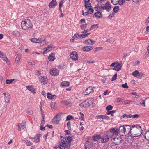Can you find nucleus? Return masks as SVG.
Instances as JSON below:
<instances>
[{
    "mask_svg": "<svg viewBox=\"0 0 149 149\" xmlns=\"http://www.w3.org/2000/svg\"><path fill=\"white\" fill-rule=\"evenodd\" d=\"M26 122L25 121H23L22 123H19L18 124L19 128L18 129V130L20 131L24 129L26 127L25 125Z\"/></svg>",
    "mask_w": 149,
    "mask_h": 149,
    "instance_id": "nucleus-12",
    "label": "nucleus"
},
{
    "mask_svg": "<svg viewBox=\"0 0 149 149\" xmlns=\"http://www.w3.org/2000/svg\"><path fill=\"white\" fill-rule=\"evenodd\" d=\"M74 117L70 115H68L66 117V121L68 120L72 119H73Z\"/></svg>",
    "mask_w": 149,
    "mask_h": 149,
    "instance_id": "nucleus-45",
    "label": "nucleus"
},
{
    "mask_svg": "<svg viewBox=\"0 0 149 149\" xmlns=\"http://www.w3.org/2000/svg\"><path fill=\"white\" fill-rule=\"evenodd\" d=\"M71 139L72 138L71 137L68 136L67 138L66 139H65V140H66L67 142H68V143H69L70 142Z\"/></svg>",
    "mask_w": 149,
    "mask_h": 149,
    "instance_id": "nucleus-57",
    "label": "nucleus"
},
{
    "mask_svg": "<svg viewBox=\"0 0 149 149\" xmlns=\"http://www.w3.org/2000/svg\"><path fill=\"white\" fill-rule=\"evenodd\" d=\"M118 129L116 128H112L108 131L107 133L110 138L111 139L113 137H114V135H117L118 134Z\"/></svg>",
    "mask_w": 149,
    "mask_h": 149,
    "instance_id": "nucleus-3",
    "label": "nucleus"
},
{
    "mask_svg": "<svg viewBox=\"0 0 149 149\" xmlns=\"http://www.w3.org/2000/svg\"><path fill=\"white\" fill-rule=\"evenodd\" d=\"M70 57L72 60L74 61H76L78 60V55L76 51H74L71 53L70 54Z\"/></svg>",
    "mask_w": 149,
    "mask_h": 149,
    "instance_id": "nucleus-7",
    "label": "nucleus"
},
{
    "mask_svg": "<svg viewBox=\"0 0 149 149\" xmlns=\"http://www.w3.org/2000/svg\"><path fill=\"white\" fill-rule=\"evenodd\" d=\"M26 87L28 89L32 92L33 94H35V93L36 92L35 90L32 86H26Z\"/></svg>",
    "mask_w": 149,
    "mask_h": 149,
    "instance_id": "nucleus-22",
    "label": "nucleus"
},
{
    "mask_svg": "<svg viewBox=\"0 0 149 149\" xmlns=\"http://www.w3.org/2000/svg\"><path fill=\"white\" fill-rule=\"evenodd\" d=\"M101 14V13L98 11L94 13L95 16L98 18H100L102 16Z\"/></svg>",
    "mask_w": 149,
    "mask_h": 149,
    "instance_id": "nucleus-31",
    "label": "nucleus"
},
{
    "mask_svg": "<svg viewBox=\"0 0 149 149\" xmlns=\"http://www.w3.org/2000/svg\"><path fill=\"white\" fill-rule=\"evenodd\" d=\"M125 0H120L118 4H119V5H121L125 2Z\"/></svg>",
    "mask_w": 149,
    "mask_h": 149,
    "instance_id": "nucleus-62",
    "label": "nucleus"
},
{
    "mask_svg": "<svg viewBox=\"0 0 149 149\" xmlns=\"http://www.w3.org/2000/svg\"><path fill=\"white\" fill-rule=\"evenodd\" d=\"M20 59V55H18L16 57L15 62L16 63H18Z\"/></svg>",
    "mask_w": 149,
    "mask_h": 149,
    "instance_id": "nucleus-36",
    "label": "nucleus"
},
{
    "mask_svg": "<svg viewBox=\"0 0 149 149\" xmlns=\"http://www.w3.org/2000/svg\"><path fill=\"white\" fill-rule=\"evenodd\" d=\"M105 119L107 120H110V118L107 116L103 115V119Z\"/></svg>",
    "mask_w": 149,
    "mask_h": 149,
    "instance_id": "nucleus-59",
    "label": "nucleus"
},
{
    "mask_svg": "<svg viewBox=\"0 0 149 149\" xmlns=\"http://www.w3.org/2000/svg\"><path fill=\"white\" fill-rule=\"evenodd\" d=\"M98 25V24H95V25H92V26H91V27L90 28L89 30H92V29L95 28L96 27H97Z\"/></svg>",
    "mask_w": 149,
    "mask_h": 149,
    "instance_id": "nucleus-48",
    "label": "nucleus"
},
{
    "mask_svg": "<svg viewBox=\"0 0 149 149\" xmlns=\"http://www.w3.org/2000/svg\"><path fill=\"white\" fill-rule=\"evenodd\" d=\"M70 121H68L67 124L68 128V130H70L71 129V127L70 126Z\"/></svg>",
    "mask_w": 149,
    "mask_h": 149,
    "instance_id": "nucleus-49",
    "label": "nucleus"
},
{
    "mask_svg": "<svg viewBox=\"0 0 149 149\" xmlns=\"http://www.w3.org/2000/svg\"><path fill=\"white\" fill-rule=\"evenodd\" d=\"M60 116V115L59 113H58L56 115V116L53 118L52 120V123L55 124H58L59 123V120L58 118V116Z\"/></svg>",
    "mask_w": 149,
    "mask_h": 149,
    "instance_id": "nucleus-10",
    "label": "nucleus"
},
{
    "mask_svg": "<svg viewBox=\"0 0 149 149\" xmlns=\"http://www.w3.org/2000/svg\"><path fill=\"white\" fill-rule=\"evenodd\" d=\"M144 136L145 139L149 141V130L146 132Z\"/></svg>",
    "mask_w": 149,
    "mask_h": 149,
    "instance_id": "nucleus-29",
    "label": "nucleus"
},
{
    "mask_svg": "<svg viewBox=\"0 0 149 149\" xmlns=\"http://www.w3.org/2000/svg\"><path fill=\"white\" fill-rule=\"evenodd\" d=\"M26 113L28 114L31 115L33 114V112L31 109H29L27 111Z\"/></svg>",
    "mask_w": 149,
    "mask_h": 149,
    "instance_id": "nucleus-50",
    "label": "nucleus"
},
{
    "mask_svg": "<svg viewBox=\"0 0 149 149\" xmlns=\"http://www.w3.org/2000/svg\"><path fill=\"white\" fill-rule=\"evenodd\" d=\"M51 107L52 108L54 109L56 105V103L54 102H52L50 103Z\"/></svg>",
    "mask_w": 149,
    "mask_h": 149,
    "instance_id": "nucleus-46",
    "label": "nucleus"
},
{
    "mask_svg": "<svg viewBox=\"0 0 149 149\" xmlns=\"http://www.w3.org/2000/svg\"><path fill=\"white\" fill-rule=\"evenodd\" d=\"M114 15V13H110V14L109 15L108 17L109 18L111 19L112 18L113 16Z\"/></svg>",
    "mask_w": 149,
    "mask_h": 149,
    "instance_id": "nucleus-64",
    "label": "nucleus"
},
{
    "mask_svg": "<svg viewBox=\"0 0 149 149\" xmlns=\"http://www.w3.org/2000/svg\"><path fill=\"white\" fill-rule=\"evenodd\" d=\"M65 144H66V143H65V141L64 140H62L61 141L60 145L61 147H64V145Z\"/></svg>",
    "mask_w": 149,
    "mask_h": 149,
    "instance_id": "nucleus-43",
    "label": "nucleus"
},
{
    "mask_svg": "<svg viewBox=\"0 0 149 149\" xmlns=\"http://www.w3.org/2000/svg\"><path fill=\"white\" fill-rule=\"evenodd\" d=\"M23 141L27 145V146H29L32 145L33 144L30 141H28L27 140H23Z\"/></svg>",
    "mask_w": 149,
    "mask_h": 149,
    "instance_id": "nucleus-34",
    "label": "nucleus"
},
{
    "mask_svg": "<svg viewBox=\"0 0 149 149\" xmlns=\"http://www.w3.org/2000/svg\"><path fill=\"white\" fill-rule=\"evenodd\" d=\"M110 138L109 136L106 133L105 136L103 137V143H105L108 141Z\"/></svg>",
    "mask_w": 149,
    "mask_h": 149,
    "instance_id": "nucleus-25",
    "label": "nucleus"
},
{
    "mask_svg": "<svg viewBox=\"0 0 149 149\" xmlns=\"http://www.w3.org/2000/svg\"><path fill=\"white\" fill-rule=\"evenodd\" d=\"M132 74H143L142 72L139 73L137 70H136L132 73Z\"/></svg>",
    "mask_w": 149,
    "mask_h": 149,
    "instance_id": "nucleus-39",
    "label": "nucleus"
},
{
    "mask_svg": "<svg viewBox=\"0 0 149 149\" xmlns=\"http://www.w3.org/2000/svg\"><path fill=\"white\" fill-rule=\"evenodd\" d=\"M101 138V136L100 135H96L92 137L93 141H98L97 140L100 139Z\"/></svg>",
    "mask_w": 149,
    "mask_h": 149,
    "instance_id": "nucleus-28",
    "label": "nucleus"
},
{
    "mask_svg": "<svg viewBox=\"0 0 149 149\" xmlns=\"http://www.w3.org/2000/svg\"><path fill=\"white\" fill-rule=\"evenodd\" d=\"M88 11L89 12V13H90V14H91L93 13L94 11V10L92 8H89L88 9Z\"/></svg>",
    "mask_w": 149,
    "mask_h": 149,
    "instance_id": "nucleus-58",
    "label": "nucleus"
},
{
    "mask_svg": "<svg viewBox=\"0 0 149 149\" xmlns=\"http://www.w3.org/2000/svg\"><path fill=\"white\" fill-rule=\"evenodd\" d=\"M99 4L96 6V8H97L98 10H100L102 9V0H97Z\"/></svg>",
    "mask_w": 149,
    "mask_h": 149,
    "instance_id": "nucleus-17",
    "label": "nucleus"
},
{
    "mask_svg": "<svg viewBox=\"0 0 149 149\" xmlns=\"http://www.w3.org/2000/svg\"><path fill=\"white\" fill-rule=\"evenodd\" d=\"M57 3L56 0H52L49 4V8H53L56 5Z\"/></svg>",
    "mask_w": 149,
    "mask_h": 149,
    "instance_id": "nucleus-15",
    "label": "nucleus"
},
{
    "mask_svg": "<svg viewBox=\"0 0 149 149\" xmlns=\"http://www.w3.org/2000/svg\"><path fill=\"white\" fill-rule=\"evenodd\" d=\"M80 113L81 115L79 117V118L80 119H81L83 121L84 120V115L82 113H81V112Z\"/></svg>",
    "mask_w": 149,
    "mask_h": 149,
    "instance_id": "nucleus-53",
    "label": "nucleus"
},
{
    "mask_svg": "<svg viewBox=\"0 0 149 149\" xmlns=\"http://www.w3.org/2000/svg\"><path fill=\"white\" fill-rule=\"evenodd\" d=\"M92 87L89 86L83 92V94L85 95H87L91 93H93L94 92V88Z\"/></svg>",
    "mask_w": 149,
    "mask_h": 149,
    "instance_id": "nucleus-8",
    "label": "nucleus"
},
{
    "mask_svg": "<svg viewBox=\"0 0 149 149\" xmlns=\"http://www.w3.org/2000/svg\"><path fill=\"white\" fill-rule=\"evenodd\" d=\"M121 138L120 137H113L111 139L112 142L116 145H118L121 143Z\"/></svg>",
    "mask_w": 149,
    "mask_h": 149,
    "instance_id": "nucleus-5",
    "label": "nucleus"
},
{
    "mask_svg": "<svg viewBox=\"0 0 149 149\" xmlns=\"http://www.w3.org/2000/svg\"><path fill=\"white\" fill-rule=\"evenodd\" d=\"M70 85V82L66 81H63L62 82L60 86L61 87H68Z\"/></svg>",
    "mask_w": 149,
    "mask_h": 149,
    "instance_id": "nucleus-21",
    "label": "nucleus"
},
{
    "mask_svg": "<svg viewBox=\"0 0 149 149\" xmlns=\"http://www.w3.org/2000/svg\"><path fill=\"white\" fill-rule=\"evenodd\" d=\"M121 86L124 88H128V86L126 83H125L124 84H122Z\"/></svg>",
    "mask_w": 149,
    "mask_h": 149,
    "instance_id": "nucleus-51",
    "label": "nucleus"
},
{
    "mask_svg": "<svg viewBox=\"0 0 149 149\" xmlns=\"http://www.w3.org/2000/svg\"><path fill=\"white\" fill-rule=\"evenodd\" d=\"M91 7V3H87L86 4H85V8L86 9H89L88 8L89 7Z\"/></svg>",
    "mask_w": 149,
    "mask_h": 149,
    "instance_id": "nucleus-47",
    "label": "nucleus"
},
{
    "mask_svg": "<svg viewBox=\"0 0 149 149\" xmlns=\"http://www.w3.org/2000/svg\"><path fill=\"white\" fill-rule=\"evenodd\" d=\"M59 68L60 69H64L65 67V66L64 64L60 65L59 66Z\"/></svg>",
    "mask_w": 149,
    "mask_h": 149,
    "instance_id": "nucleus-54",
    "label": "nucleus"
},
{
    "mask_svg": "<svg viewBox=\"0 0 149 149\" xmlns=\"http://www.w3.org/2000/svg\"><path fill=\"white\" fill-rule=\"evenodd\" d=\"M124 128L125 127L124 126H120L118 130L119 133L123 136L125 135Z\"/></svg>",
    "mask_w": 149,
    "mask_h": 149,
    "instance_id": "nucleus-20",
    "label": "nucleus"
},
{
    "mask_svg": "<svg viewBox=\"0 0 149 149\" xmlns=\"http://www.w3.org/2000/svg\"><path fill=\"white\" fill-rule=\"evenodd\" d=\"M12 34L15 36L18 37L20 36L19 32L17 31H14L12 32Z\"/></svg>",
    "mask_w": 149,
    "mask_h": 149,
    "instance_id": "nucleus-30",
    "label": "nucleus"
},
{
    "mask_svg": "<svg viewBox=\"0 0 149 149\" xmlns=\"http://www.w3.org/2000/svg\"><path fill=\"white\" fill-rule=\"evenodd\" d=\"M117 77V75H113L112 77L111 80V81L115 80Z\"/></svg>",
    "mask_w": 149,
    "mask_h": 149,
    "instance_id": "nucleus-56",
    "label": "nucleus"
},
{
    "mask_svg": "<svg viewBox=\"0 0 149 149\" xmlns=\"http://www.w3.org/2000/svg\"><path fill=\"white\" fill-rule=\"evenodd\" d=\"M53 45H50L45 48V49L43 51V53H47L50 50L52 47Z\"/></svg>",
    "mask_w": 149,
    "mask_h": 149,
    "instance_id": "nucleus-23",
    "label": "nucleus"
},
{
    "mask_svg": "<svg viewBox=\"0 0 149 149\" xmlns=\"http://www.w3.org/2000/svg\"><path fill=\"white\" fill-rule=\"evenodd\" d=\"M54 96H56V95H52L49 93H48L47 94V98L49 99H53L54 98Z\"/></svg>",
    "mask_w": 149,
    "mask_h": 149,
    "instance_id": "nucleus-33",
    "label": "nucleus"
},
{
    "mask_svg": "<svg viewBox=\"0 0 149 149\" xmlns=\"http://www.w3.org/2000/svg\"><path fill=\"white\" fill-rule=\"evenodd\" d=\"M118 63V62H115L114 63H112L110 66L111 67H115L116 66V65Z\"/></svg>",
    "mask_w": 149,
    "mask_h": 149,
    "instance_id": "nucleus-52",
    "label": "nucleus"
},
{
    "mask_svg": "<svg viewBox=\"0 0 149 149\" xmlns=\"http://www.w3.org/2000/svg\"><path fill=\"white\" fill-rule=\"evenodd\" d=\"M113 106L111 105H109L106 107V110L107 111H109L112 109Z\"/></svg>",
    "mask_w": 149,
    "mask_h": 149,
    "instance_id": "nucleus-42",
    "label": "nucleus"
},
{
    "mask_svg": "<svg viewBox=\"0 0 149 149\" xmlns=\"http://www.w3.org/2000/svg\"><path fill=\"white\" fill-rule=\"evenodd\" d=\"M93 49V47L86 46L83 48L82 50L84 51L88 52L92 50Z\"/></svg>",
    "mask_w": 149,
    "mask_h": 149,
    "instance_id": "nucleus-18",
    "label": "nucleus"
},
{
    "mask_svg": "<svg viewBox=\"0 0 149 149\" xmlns=\"http://www.w3.org/2000/svg\"><path fill=\"white\" fill-rule=\"evenodd\" d=\"M93 99L92 98L86 100L80 104V106L85 108L88 107L92 103Z\"/></svg>",
    "mask_w": 149,
    "mask_h": 149,
    "instance_id": "nucleus-4",
    "label": "nucleus"
},
{
    "mask_svg": "<svg viewBox=\"0 0 149 149\" xmlns=\"http://www.w3.org/2000/svg\"><path fill=\"white\" fill-rule=\"evenodd\" d=\"M125 135L127 134L130 133H131L132 128L129 125H125Z\"/></svg>",
    "mask_w": 149,
    "mask_h": 149,
    "instance_id": "nucleus-11",
    "label": "nucleus"
},
{
    "mask_svg": "<svg viewBox=\"0 0 149 149\" xmlns=\"http://www.w3.org/2000/svg\"><path fill=\"white\" fill-rule=\"evenodd\" d=\"M48 58L49 61H53L55 59L54 54V53H51L49 56Z\"/></svg>",
    "mask_w": 149,
    "mask_h": 149,
    "instance_id": "nucleus-26",
    "label": "nucleus"
},
{
    "mask_svg": "<svg viewBox=\"0 0 149 149\" xmlns=\"http://www.w3.org/2000/svg\"><path fill=\"white\" fill-rule=\"evenodd\" d=\"M82 15L84 16H86L88 15V14L89 13V12L88 11L87 12H84V10H82Z\"/></svg>",
    "mask_w": 149,
    "mask_h": 149,
    "instance_id": "nucleus-61",
    "label": "nucleus"
},
{
    "mask_svg": "<svg viewBox=\"0 0 149 149\" xmlns=\"http://www.w3.org/2000/svg\"><path fill=\"white\" fill-rule=\"evenodd\" d=\"M115 112V110H112L111 111H108L106 112V114L107 115L111 114L112 116L113 115V114Z\"/></svg>",
    "mask_w": 149,
    "mask_h": 149,
    "instance_id": "nucleus-37",
    "label": "nucleus"
},
{
    "mask_svg": "<svg viewBox=\"0 0 149 149\" xmlns=\"http://www.w3.org/2000/svg\"><path fill=\"white\" fill-rule=\"evenodd\" d=\"M49 73L50 74H58L59 71L55 68H52L50 70Z\"/></svg>",
    "mask_w": 149,
    "mask_h": 149,
    "instance_id": "nucleus-14",
    "label": "nucleus"
},
{
    "mask_svg": "<svg viewBox=\"0 0 149 149\" xmlns=\"http://www.w3.org/2000/svg\"><path fill=\"white\" fill-rule=\"evenodd\" d=\"M131 102L129 100H127L123 102V104H129Z\"/></svg>",
    "mask_w": 149,
    "mask_h": 149,
    "instance_id": "nucleus-55",
    "label": "nucleus"
},
{
    "mask_svg": "<svg viewBox=\"0 0 149 149\" xmlns=\"http://www.w3.org/2000/svg\"><path fill=\"white\" fill-rule=\"evenodd\" d=\"M40 79L41 82H43L44 84H46L47 83V79L45 77L42 76L40 78Z\"/></svg>",
    "mask_w": 149,
    "mask_h": 149,
    "instance_id": "nucleus-27",
    "label": "nucleus"
},
{
    "mask_svg": "<svg viewBox=\"0 0 149 149\" xmlns=\"http://www.w3.org/2000/svg\"><path fill=\"white\" fill-rule=\"evenodd\" d=\"M2 93L4 95V99L6 102L8 103L10 100V95L8 93Z\"/></svg>",
    "mask_w": 149,
    "mask_h": 149,
    "instance_id": "nucleus-13",
    "label": "nucleus"
},
{
    "mask_svg": "<svg viewBox=\"0 0 149 149\" xmlns=\"http://www.w3.org/2000/svg\"><path fill=\"white\" fill-rule=\"evenodd\" d=\"M87 24H84L81 25L80 26V27L82 29H83L84 28H85Z\"/></svg>",
    "mask_w": 149,
    "mask_h": 149,
    "instance_id": "nucleus-60",
    "label": "nucleus"
},
{
    "mask_svg": "<svg viewBox=\"0 0 149 149\" xmlns=\"http://www.w3.org/2000/svg\"><path fill=\"white\" fill-rule=\"evenodd\" d=\"M119 10V7L118 6H115L113 8V11L116 13H117Z\"/></svg>",
    "mask_w": 149,
    "mask_h": 149,
    "instance_id": "nucleus-38",
    "label": "nucleus"
},
{
    "mask_svg": "<svg viewBox=\"0 0 149 149\" xmlns=\"http://www.w3.org/2000/svg\"><path fill=\"white\" fill-rule=\"evenodd\" d=\"M30 40L33 43H40V42H42V41L43 42V43H45V42L44 39H42V40L41 39H37L36 38H33L30 39Z\"/></svg>",
    "mask_w": 149,
    "mask_h": 149,
    "instance_id": "nucleus-9",
    "label": "nucleus"
},
{
    "mask_svg": "<svg viewBox=\"0 0 149 149\" xmlns=\"http://www.w3.org/2000/svg\"><path fill=\"white\" fill-rule=\"evenodd\" d=\"M0 58H3V60L5 61L7 64L9 65L10 64V62L8 58H7L6 56L3 54L2 55H1Z\"/></svg>",
    "mask_w": 149,
    "mask_h": 149,
    "instance_id": "nucleus-19",
    "label": "nucleus"
},
{
    "mask_svg": "<svg viewBox=\"0 0 149 149\" xmlns=\"http://www.w3.org/2000/svg\"><path fill=\"white\" fill-rule=\"evenodd\" d=\"M142 131L141 127L139 125H133L132 127L131 134L133 136L138 137L141 135Z\"/></svg>",
    "mask_w": 149,
    "mask_h": 149,
    "instance_id": "nucleus-1",
    "label": "nucleus"
},
{
    "mask_svg": "<svg viewBox=\"0 0 149 149\" xmlns=\"http://www.w3.org/2000/svg\"><path fill=\"white\" fill-rule=\"evenodd\" d=\"M111 8V6L109 1H107L103 6V10H105L108 12H109Z\"/></svg>",
    "mask_w": 149,
    "mask_h": 149,
    "instance_id": "nucleus-6",
    "label": "nucleus"
},
{
    "mask_svg": "<svg viewBox=\"0 0 149 149\" xmlns=\"http://www.w3.org/2000/svg\"><path fill=\"white\" fill-rule=\"evenodd\" d=\"M14 80H15L14 79H7L6 81V83L7 84H10L14 81Z\"/></svg>",
    "mask_w": 149,
    "mask_h": 149,
    "instance_id": "nucleus-40",
    "label": "nucleus"
},
{
    "mask_svg": "<svg viewBox=\"0 0 149 149\" xmlns=\"http://www.w3.org/2000/svg\"><path fill=\"white\" fill-rule=\"evenodd\" d=\"M122 67V65L118 63L115 67L113 68V70L116 71H119L121 69Z\"/></svg>",
    "mask_w": 149,
    "mask_h": 149,
    "instance_id": "nucleus-16",
    "label": "nucleus"
},
{
    "mask_svg": "<svg viewBox=\"0 0 149 149\" xmlns=\"http://www.w3.org/2000/svg\"><path fill=\"white\" fill-rule=\"evenodd\" d=\"M22 27L24 30H30L33 27V24L29 19H26L21 22Z\"/></svg>",
    "mask_w": 149,
    "mask_h": 149,
    "instance_id": "nucleus-2",
    "label": "nucleus"
},
{
    "mask_svg": "<svg viewBox=\"0 0 149 149\" xmlns=\"http://www.w3.org/2000/svg\"><path fill=\"white\" fill-rule=\"evenodd\" d=\"M61 103L62 104H65L66 105H68L69 103V102L67 100H64L61 101Z\"/></svg>",
    "mask_w": 149,
    "mask_h": 149,
    "instance_id": "nucleus-44",
    "label": "nucleus"
},
{
    "mask_svg": "<svg viewBox=\"0 0 149 149\" xmlns=\"http://www.w3.org/2000/svg\"><path fill=\"white\" fill-rule=\"evenodd\" d=\"M80 36V35H79L78 34L76 33L72 37L71 40L74 41L75 39L79 38Z\"/></svg>",
    "mask_w": 149,
    "mask_h": 149,
    "instance_id": "nucleus-32",
    "label": "nucleus"
},
{
    "mask_svg": "<svg viewBox=\"0 0 149 149\" xmlns=\"http://www.w3.org/2000/svg\"><path fill=\"white\" fill-rule=\"evenodd\" d=\"M90 34V33L86 34H81L80 35V37L81 38H81V39L82 38H84L85 37H87L88 35H89Z\"/></svg>",
    "mask_w": 149,
    "mask_h": 149,
    "instance_id": "nucleus-41",
    "label": "nucleus"
},
{
    "mask_svg": "<svg viewBox=\"0 0 149 149\" xmlns=\"http://www.w3.org/2000/svg\"><path fill=\"white\" fill-rule=\"evenodd\" d=\"M95 118L97 119H102V115H97L96 116Z\"/></svg>",
    "mask_w": 149,
    "mask_h": 149,
    "instance_id": "nucleus-63",
    "label": "nucleus"
},
{
    "mask_svg": "<svg viewBox=\"0 0 149 149\" xmlns=\"http://www.w3.org/2000/svg\"><path fill=\"white\" fill-rule=\"evenodd\" d=\"M120 0H111V3L116 5L118 4Z\"/></svg>",
    "mask_w": 149,
    "mask_h": 149,
    "instance_id": "nucleus-35",
    "label": "nucleus"
},
{
    "mask_svg": "<svg viewBox=\"0 0 149 149\" xmlns=\"http://www.w3.org/2000/svg\"><path fill=\"white\" fill-rule=\"evenodd\" d=\"M40 135V134H36L35 136V137L33 138V139H35V138H37V139H34V141H34L36 143H38L40 141V139L39 138V137Z\"/></svg>",
    "mask_w": 149,
    "mask_h": 149,
    "instance_id": "nucleus-24",
    "label": "nucleus"
}]
</instances>
